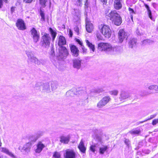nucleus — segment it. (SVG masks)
<instances>
[{"label": "nucleus", "instance_id": "nucleus-1", "mask_svg": "<svg viewBox=\"0 0 158 158\" xmlns=\"http://www.w3.org/2000/svg\"><path fill=\"white\" fill-rule=\"evenodd\" d=\"M105 14L107 18H109L115 25L119 26L121 24L122 18L116 10H106L105 11Z\"/></svg>", "mask_w": 158, "mask_h": 158}, {"label": "nucleus", "instance_id": "nucleus-2", "mask_svg": "<svg viewBox=\"0 0 158 158\" xmlns=\"http://www.w3.org/2000/svg\"><path fill=\"white\" fill-rule=\"evenodd\" d=\"M120 47H112L110 44L107 43L101 42L98 44V49L102 51L112 53L120 48Z\"/></svg>", "mask_w": 158, "mask_h": 158}, {"label": "nucleus", "instance_id": "nucleus-3", "mask_svg": "<svg viewBox=\"0 0 158 158\" xmlns=\"http://www.w3.org/2000/svg\"><path fill=\"white\" fill-rule=\"evenodd\" d=\"M35 89L44 93H48L51 92L50 85L48 83L42 84L40 83H37L35 85Z\"/></svg>", "mask_w": 158, "mask_h": 158}, {"label": "nucleus", "instance_id": "nucleus-4", "mask_svg": "<svg viewBox=\"0 0 158 158\" xmlns=\"http://www.w3.org/2000/svg\"><path fill=\"white\" fill-rule=\"evenodd\" d=\"M99 28L101 32L105 37L108 39L111 37L112 31L109 26L105 24H101Z\"/></svg>", "mask_w": 158, "mask_h": 158}, {"label": "nucleus", "instance_id": "nucleus-5", "mask_svg": "<svg viewBox=\"0 0 158 158\" xmlns=\"http://www.w3.org/2000/svg\"><path fill=\"white\" fill-rule=\"evenodd\" d=\"M25 53L28 57V59L29 61L34 63L37 65H40V64L41 63L40 60H38L35 56L31 52L26 51Z\"/></svg>", "mask_w": 158, "mask_h": 158}, {"label": "nucleus", "instance_id": "nucleus-6", "mask_svg": "<svg viewBox=\"0 0 158 158\" xmlns=\"http://www.w3.org/2000/svg\"><path fill=\"white\" fill-rule=\"evenodd\" d=\"M51 38L49 35L45 33L42 37V40L41 41L42 45L46 48H48L50 45Z\"/></svg>", "mask_w": 158, "mask_h": 158}, {"label": "nucleus", "instance_id": "nucleus-7", "mask_svg": "<svg viewBox=\"0 0 158 158\" xmlns=\"http://www.w3.org/2000/svg\"><path fill=\"white\" fill-rule=\"evenodd\" d=\"M63 156L64 158H76V154L74 149H69L64 151Z\"/></svg>", "mask_w": 158, "mask_h": 158}, {"label": "nucleus", "instance_id": "nucleus-8", "mask_svg": "<svg viewBox=\"0 0 158 158\" xmlns=\"http://www.w3.org/2000/svg\"><path fill=\"white\" fill-rule=\"evenodd\" d=\"M111 100V98L110 96H105L98 102L97 106L98 108L102 107L108 103Z\"/></svg>", "mask_w": 158, "mask_h": 158}, {"label": "nucleus", "instance_id": "nucleus-9", "mask_svg": "<svg viewBox=\"0 0 158 158\" xmlns=\"http://www.w3.org/2000/svg\"><path fill=\"white\" fill-rule=\"evenodd\" d=\"M131 96L130 93L125 90H122L120 92L119 98L121 101L124 102L126 100L130 98Z\"/></svg>", "mask_w": 158, "mask_h": 158}, {"label": "nucleus", "instance_id": "nucleus-10", "mask_svg": "<svg viewBox=\"0 0 158 158\" xmlns=\"http://www.w3.org/2000/svg\"><path fill=\"white\" fill-rule=\"evenodd\" d=\"M30 32L31 37L33 39L34 42L35 43H37L39 41L40 39V33L37 31L34 28H33L31 30Z\"/></svg>", "mask_w": 158, "mask_h": 158}, {"label": "nucleus", "instance_id": "nucleus-11", "mask_svg": "<svg viewBox=\"0 0 158 158\" xmlns=\"http://www.w3.org/2000/svg\"><path fill=\"white\" fill-rule=\"evenodd\" d=\"M96 141L97 142V143H94L90 147V150L94 153L95 152L98 147L102 143V139L100 137L97 138Z\"/></svg>", "mask_w": 158, "mask_h": 158}, {"label": "nucleus", "instance_id": "nucleus-12", "mask_svg": "<svg viewBox=\"0 0 158 158\" xmlns=\"http://www.w3.org/2000/svg\"><path fill=\"white\" fill-rule=\"evenodd\" d=\"M118 38L119 42L122 43L125 39H127V33L123 29H120L118 32Z\"/></svg>", "mask_w": 158, "mask_h": 158}, {"label": "nucleus", "instance_id": "nucleus-13", "mask_svg": "<svg viewBox=\"0 0 158 158\" xmlns=\"http://www.w3.org/2000/svg\"><path fill=\"white\" fill-rule=\"evenodd\" d=\"M81 11L79 9H74L73 18L74 22H78L81 19Z\"/></svg>", "mask_w": 158, "mask_h": 158}, {"label": "nucleus", "instance_id": "nucleus-14", "mask_svg": "<svg viewBox=\"0 0 158 158\" xmlns=\"http://www.w3.org/2000/svg\"><path fill=\"white\" fill-rule=\"evenodd\" d=\"M31 146V143L28 142L25 144L23 147H19V149L22 152L24 151L28 153L30 151Z\"/></svg>", "mask_w": 158, "mask_h": 158}, {"label": "nucleus", "instance_id": "nucleus-15", "mask_svg": "<svg viewBox=\"0 0 158 158\" xmlns=\"http://www.w3.org/2000/svg\"><path fill=\"white\" fill-rule=\"evenodd\" d=\"M16 24L17 27L19 30H24L26 29L24 22L21 19H18Z\"/></svg>", "mask_w": 158, "mask_h": 158}, {"label": "nucleus", "instance_id": "nucleus-16", "mask_svg": "<svg viewBox=\"0 0 158 158\" xmlns=\"http://www.w3.org/2000/svg\"><path fill=\"white\" fill-rule=\"evenodd\" d=\"M59 56L62 57L67 56L68 54L67 49L64 47L61 46L59 49Z\"/></svg>", "mask_w": 158, "mask_h": 158}, {"label": "nucleus", "instance_id": "nucleus-17", "mask_svg": "<svg viewBox=\"0 0 158 158\" xmlns=\"http://www.w3.org/2000/svg\"><path fill=\"white\" fill-rule=\"evenodd\" d=\"M148 89L150 92L148 94L154 93V92H158V85H151L148 86Z\"/></svg>", "mask_w": 158, "mask_h": 158}, {"label": "nucleus", "instance_id": "nucleus-18", "mask_svg": "<svg viewBox=\"0 0 158 158\" xmlns=\"http://www.w3.org/2000/svg\"><path fill=\"white\" fill-rule=\"evenodd\" d=\"M88 0H75V5L77 6L81 7L83 4H84L85 7H88Z\"/></svg>", "mask_w": 158, "mask_h": 158}, {"label": "nucleus", "instance_id": "nucleus-19", "mask_svg": "<svg viewBox=\"0 0 158 158\" xmlns=\"http://www.w3.org/2000/svg\"><path fill=\"white\" fill-rule=\"evenodd\" d=\"M82 60L80 59H76L73 60V66L74 68L80 69L81 66Z\"/></svg>", "mask_w": 158, "mask_h": 158}, {"label": "nucleus", "instance_id": "nucleus-20", "mask_svg": "<svg viewBox=\"0 0 158 158\" xmlns=\"http://www.w3.org/2000/svg\"><path fill=\"white\" fill-rule=\"evenodd\" d=\"M70 47L72 55L75 57L79 55V50L78 48L74 45H71Z\"/></svg>", "mask_w": 158, "mask_h": 158}, {"label": "nucleus", "instance_id": "nucleus-21", "mask_svg": "<svg viewBox=\"0 0 158 158\" xmlns=\"http://www.w3.org/2000/svg\"><path fill=\"white\" fill-rule=\"evenodd\" d=\"M0 150L1 152L8 155L12 158H16L12 152H10L8 149L6 148H0Z\"/></svg>", "mask_w": 158, "mask_h": 158}, {"label": "nucleus", "instance_id": "nucleus-22", "mask_svg": "<svg viewBox=\"0 0 158 158\" xmlns=\"http://www.w3.org/2000/svg\"><path fill=\"white\" fill-rule=\"evenodd\" d=\"M37 148L35 150V152L37 153H40L45 146L41 142H39L36 145Z\"/></svg>", "mask_w": 158, "mask_h": 158}, {"label": "nucleus", "instance_id": "nucleus-23", "mask_svg": "<svg viewBox=\"0 0 158 158\" xmlns=\"http://www.w3.org/2000/svg\"><path fill=\"white\" fill-rule=\"evenodd\" d=\"M94 26L92 23L89 21L86 22V29L87 32L91 33L94 29Z\"/></svg>", "mask_w": 158, "mask_h": 158}, {"label": "nucleus", "instance_id": "nucleus-24", "mask_svg": "<svg viewBox=\"0 0 158 158\" xmlns=\"http://www.w3.org/2000/svg\"><path fill=\"white\" fill-rule=\"evenodd\" d=\"M121 0H114V8L117 10H119L122 7Z\"/></svg>", "mask_w": 158, "mask_h": 158}, {"label": "nucleus", "instance_id": "nucleus-25", "mask_svg": "<svg viewBox=\"0 0 158 158\" xmlns=\"http://www.w3.org/2000/svg\"><path fill=\"white\" fill-rule=\"evenodd\" d=\"M78 148L81 152L83 153H85L86 148L85 146L84 142L82 139L81 140L78 146Z\"/></svg>", "mask_w": 158, "mask_h": 158}, {"label": "nucleus", "instance_id": "nucleus-26", "mask_svg": "<svg viewBox=\"0 0 158 158\" xmlns=\"http://www.w3.org/2000/svg\"><path fill=\"white\" fill-rule=\"evenodd\" d=\"M70 137L69 136H61L60 137V142L62 143L67 144L69 141Z\"/></svg>", "mask_w": 158, "mask_h": 158}, {"label": "nucleus", "instance_id": "nucleus-27", "mask_svg": "<svg viewBox=\"0 0 158 158\" xmlns=\"http://www.w3.org/2000/svg\"><path fill=\"white\" fill-rule=\"evenodd\" d=\"M66 43V41L64 37L63 36H60L59 39L58 45L60 47L62 46L65 44Z\"/></svg>", "mask_w": 158, "mask_h": 158}, {"label": "nucleus", "instance_id": "nucleus-28", "mask_svg": "<svg viewBox=\"0 0 158 158\" xmlns=\"http://www.w3.org/2000/svg\"><path fill=\"white\" fill-rule=\"evenodd\" d=\"M137 42L136 40L135 39H132L130 40L128 42L129 46L131 48L135 47Z\"/></svg>", "mask_w": 158, "mask_h": 158}, {"label": "nucleus", "instance_id": "nucleus-29", "mask_svg": "<svg viewBox=\"0 0 158 158\" xmlns=\"http://www.w3.org/2000/svg\"><path fill=\"white\" fill-rule=\"evenodd\" d=\"M85 91L81 88H77L74 90V93L77 95H81L83 94Z\"/></svg>", "mask_w": 158, "mask_h": 158}, {"label": "nucleus", "instance_id": "nucleus-30", "mask_svg": "<svg viewBox=\"0 0 158 158\" xmlns=\"http://www.w3.org/2000/svg\"><path fill=\"white\" fill-rule=\"evenodd\" d=\"M85 42L87 45L92 50L93 52L95 51V46L93 44L91 43L88 40H86Z\"/></svg>", "mask_w": 158, "mask_h": 158}, {"label": "nucleus", "instance_id": "nucleus-31", "mask_svg": "<svg viewBox=\"0 0 158 158\" xmlns=\"http://www.w3.org/2000/svg\"><path fill=\"white\" fill-rule=\"evenodd\" d=\"M58 86V83L56 82L52 81L51 83V87L52 91L55 90Z\"/></svg>", "mask_w": 158, "mask_h": 158}, {"label": "nucleus", "instance_id": "nucleus-32", "mask_svg": "<svg viewBox=\"0 0 158 158\" xmlns=\"http://www.w3.org/2000/svg\"><path fill=\"white\" fill-rule=\"evenodd\" d=\"M140 131L139 129H133L129 131V133L133 135H139L140 133Z\"/></svg>", "mask_w": 158, "mask_h": 158}, {"label": "nucleus", "instance_id": "nucleus-33", "mask_svg": "<svg viewBox=\"0 0 158 158\" xmlns=\"http://www.w3.org/2000/svg\"><path fill=\"white\" fill-rule=\"evenodd\" d=\"M108 148L107 146H103L100 147L99 150V153L101 154H103L104 152L108 149Z\"/></svg>", "mask_w": 158, "mask_h": 158}, {"label": "nucleus", "instance_id": "nucleus-34", "mask_svg": "<svg viewBox=\"0 0 158 158\" xmlns=\"http://www.w3.org/2000/svg\"><path fill=\"white\" fill-rule=\"evenodd\" d=\"M28 139L31 142H35L37 140L35 134L30 135L28 137Z\"/></svg>", "mask_w": 158, "mask_h": 158}, {"label": "nucleus", "instance_id": "nucleus-35", "mask_svg": "<svg viewBox=\"0 0 158 158\" xmlns=\"http://www.w3.org/2000/svg\"><path fill=\"white\" fill-rule=\"evenodd\" d=\"M144 6L147 9L149 17L152 20V15L151 14V10H150L149 6L146 4H144Z\"/></svg>", "mask_w": 158, "mask_h": 158}, {"label": "nucleus", "instance_id": "nucleus-36", "mask_svg": "<svg viewBox=\"0 0 158 158\" xmlns=\"http://www.w3.org/2000/svg\"><path fill=\"white\" fill-rule=\"evenodd\" d=\"M109 92L111 95L116 96L118 95V91L117 89H114L110 91Z\"/></svg>", "mask_w": 158, "mask_h": 158}, {"label": "nucleus", "instance_id": "nucleus-37", "mask_svg": "<svg viewBox=\"0 0 158 158\" xmlns=\"http://www.w3.org/2000/svg\"><path fill=\"white\" fill-rule=\"evenodd\" d=\"M50 31L53 40H54L56 36V33L51 28H50Z\"/></svg>", "mask_w": 158, "mask_h": 158}, {"label": "nucleus", "instance_id": "nucleus-38", "mask_svg": "<svg viewBox=\"0 0 158 158\" xmlns=\"http://www.w3.org/2000/svg\"><path fill=\"white\" fill-rule=\"evenodd\" d=\"M61 156L60 153L57 152H55L53 155V157L55 158H60Z\"/></svg>", "mask_w": 158, "mask_h": 158}, {"label": "nucleus", "instance_id": "nucleus-39", "mask_svg": "<svg viewBox=\"0 0 158 158\" xmlns=\"http://www.w3.org/2000/svg\"><path fill=\"white\" fill-rule=\"evenodd\" d=\"M43 132L41 131H39L37 133L35 134V136L36 137L37 139L42 136L43 135Z\"/></svg>", "mask_w": 158, "mask_h": 158}, {"label": "nucleus", "instance_id": "nucleus-40", "mask_svg": "<svg viewBox=\"0 0 158 158\" xmlns=\"http://www.w3.org/2000/svg\"><path fill=\"white\" fill-rule=\"evenodd\" d=\"M40 4L44 6H46V3L47 2V0H39Z\"/></svg>", "mask_w": 158, "mask_h": 158}, {"label": "nucleus", "instance_id": "nucleus-41", "mask_svg": "<svg viewBox=\"0 0 158 158\" xmlns=\"http://www.w3.org/2000/svg\"><path fill=\"white\" fill-rule=\"evenodd\" d=\"M153 42V41L149 40H144L143 41V44H150Z\"/></svg>", "mask_w": 158, "mask_h": 158}, {"label": "nucleus", "instance_id": "nucleus-42", "mask_svg": "<svg viewBox=\"0 0 158 158\" xmlns=\"http://www.w3.org/2000/svg\"><path fill=\"white\" fill-rule=\"evenodd\" d=\"M97 38L98 40H102L103 39L102 37L99 34H97L96 35Z\"/></svg>", "mask_w": 158, "mask_h": 158}, {"label": "nucleus", "instance_id": "nucleus-43", "mask_svg": "<svg viewBox=\"0 0 158 158\" xmlns=\"http://www.w3.org/2000/svg\"><path fill=\"white\" fill-rule=\"evenodd\" d=\"M158 123V118L157 119H154L152 121V124L153 125H155Z\"/></svg>", "mask_w": 158, "mask_h": 158}, {"label": "nucleus", "instance_id": "nucleus-44", "mask_svg": "<svg viewBox=\"0 0 158 158\" xmlns=\"http://www.w3.org/2000/svg\"><path fill=\"white\" fill-rule=\"evenodd\" d=\"M124 143L127 146H129V140L128 139H126L124 140Z\"/></svg>", "mask_w": 158, "mask_h": 158}, {"label": "nucleus", "instance_id": "nucleus-45", "mask_svg": "<svg viewBox=\"0 0 158 158\" xmlns=\"http://www.w3.org/2000/svg\"><path fill=\"white\" fill-rule=\"evenodd\" d=\"M128 10L130 14H135L134 10L132 9L129 7L128 8Z\"/></svg>", "mask_w": 158, "mask_h": 158}, {"label": "nucleus", "instance_id": "nucleus-46", "mask_svg": "<svg viewBox=\"0 0 158 158\" xmlns=\"http://www.w3.org/2000/svg\"><path fill=\"white\" fill-rule=\"evenodd\" d=\"M74 30L77 33V34H78V32L79 31V29L78 27H76L74 28Z\"/></svg>", "mask_w": 158, "mask_h": 158}, {"label": "nucleus", "instance_id": "nucleus-47", "mask_svg": "<svg viewBox=\"0 0 158 158\" xmlns=\"http://www.w3.org/2000/svg\"><path fill=\"white\" fill-rule=\"evenodd\" d=\"M40 15L41 16L42 19H43V20L44 19V13L42 11L40 13Z\"/></svg>", "mask_w": 158, "mask_h": 158}, {"label": "nucleus", "instance_id": "nucleus-48", "mask_svg": "<svg viewBox=\"0 0 158 158\" xmlns=\"http://www.w3.org/2000/svg\"><path fill=\"white\" fill-rule=\"evenodd\" d=\"M33 0H24V1L26 3H31Z\"/></svg>", "mask_w": 158, "mask_h": 158}, {"label": "nucleus", "instance_id": "nucleus-49", "mask_svg": "<svg viewBox=\"0 0 158 158\" xmlns=\"http://www.w3.org/2000/svg\"><path fill=\"white\" fill-rule=\"evenodd\" d=\"M156 115H152L150 116V118H148V120H150L151 119H152L153 118H154L155 116ZM147 120H146L144 121L143 122H145V121H147Z\"/></svg>", "mask_w": 158, "mask_h": 158}, {"label": "nucleus", "instance_id": "nucleus-50", "mask_svg": "<svg viewBox=\"0 0 158 158\" xmlns=\"http://www.w3.org/2000/svg\"><path fill=\"white\" fill-rule=\"evenodd\" d=\"M69 34L70 37H72L73 35V32L71 30H69Z\"/></svg>", "mask_w": 158, "mask_h": 158}, {"label": "nucleus", "instance_id": "nucleus-51", "mask_svg": "<svg viewBox=\"0 0 158 158\" xmlns=\"http://www.w3.org/2000/svg\"><path fill=\"white\" fill-rule=\"evenodd\" d=\"M77 41L81 45H82V43L79 40L77 39Z\"/></svg>", "mask_w": 158, "mask_h": 158}, {"label": "nucleus", "instance_id": "nucleus-52", "mask_svg": "<svg viewBox=\"0 0 158 158\" xmlns=\"http://www.w3.org/2000/svg\"><path fill=\"white\" fill-rule=\"evenodd\" d=\"M102 90L100 89H98V90L97 91V92L98 93H99L101 92H102Z\"/></svg>", "mask_w": 158, "mask_h": 158}, {"label": "nucleus", "instance_id": "nucleus-53", "mask_svg": "<svg viewBox=\"0 0 158 158\" xmlns=\"http://www.w3.org/2000/svg\"><path fill=\"white\" fill-rule=\"evenodd\" d=\"M67 93L68 94H72L73 93V91H71V90H69V91H68Z\"/></svg>", "mask_w": 158, "mask_h": 158}, {"label": "nucleus", "instance_id": "nucleus-54", "mask_svg": "<svg viewBox=\"0 0 158 158\" xmlns=\"http://www.w3.org/2000/svg\"><path fill=\"white\" fill-rule=\"evenodd\" d=\"M2 5V0H0V8H1Z\"/></svg>", "mask_w": 158, "mask_h": 158}, {"label": "nucleus", "instance_id": "nucleus-55", "mask_svg": "<svg viewBox=\"0 0 158 158\" xmlns=\"http://www.w3.org/2000/svg\"><path fill=\"white\" fill-rule=\"evenodd\" d=\"M15 10V8L14 7H12L11 8V12H13Z\"/></svg>", "mask_w": 158, "mask_h": 158}, {"label": "nucleus", "instance_id": "nucleus-56", "mask_svg": "<svg viewBox=\"0 0 158 158\" xmlns=\"http://www.w3.org/2000/svg\"><path fill=\"white\" fill-rule=\"evenodd\" d=\"M101 2H104V3H106L107 2V0H100Z\"/></svg>", "mask_w": 158, "mask_h": 158}, {"label": "nucleus", "instance_id": "nucleus-57", "mask_svg": "<svg viewBox=\"0 0 158 158\" xmlns=\"http://www.w3.org/2000/svg\"><path fill=\"white\" fill-rule=\"evenodd\" d=\"M157 83L158 84V78L157 80Z\"/></svg>", "mask_w": 158, "mask_h": 158}, {"label": "nucleus", "instance_id": "nucleus-58", "mask_svg": "<svg viewBox=\"0 0 158 158\" xmlns=\"http://www.w3.org/2000/svg\"><path fill=\"white\" fill-rule=\"evenodd\" d=\"M157 31H158V27H157Z\"/></svg>", "mask_w": 158, "mask_h": 158}, {"label": "nucleus", "instance_id": "nucleus-59", "mask_svg": "<svg viewBox=\"0 0 158 158\" xmlns=\"http://www.w3.org/2000/svg\"><path fill=\"white\" fill-rule=\"evenodd\" d=\"M0 158H1V156H0Z\"/></svg>", "mask_w": 158, "mask_h": 158}]
</instances>
